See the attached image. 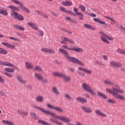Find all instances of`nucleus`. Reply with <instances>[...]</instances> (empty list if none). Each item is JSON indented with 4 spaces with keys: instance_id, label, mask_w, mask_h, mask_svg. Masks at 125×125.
Masks as SVG:
<instances>
[{
    "instance_id": "24",
    "label": "nucleus",
    "mask_w": 125,
    "mask_h": 125,
    "mask_svg": "<svg viewBox=\"0 0 125 125\" xmlns=\"http://www.w3.org/2000/svg\"><path fill=\"white\" fill-rule=\"evenodd\" d=\"M34 77L35 79L38 81H42V80H43V76H42V75L37 73L34 74Z\"/></svg>"
},
{
    "instance_id": "8",
    "label": "nucleus",
    "mask_w": 125,
    "mask_h": 125,
    "mask_svg": "<svg viewBox=\"0 0 125 125\" xmlns=\"http://www.w3.org/2000/svg\"><path fill=\"white\" fill-rule=\"evenodd\" d=\"M16 6L17 10H19L21 8V10H23L27 13H30V10H29V9H28V8H26L25 6H23V4L21 1L18 0L16 1Z\"/></svg>"
},
{
    "instance_id": "38",
    "label": "nucleus",
    "mask_w": 125,
    "mask_h": 125,
    "mask_svg": "<svg viewBox=\"0 0 125 125\" xmlns=\"http://www.w3.org/2000/svg\"><path fill=\"white\" fill-rule=\"evenodd\" d=\"M7 53H8L7 50L0 47V54H7Z\"/></svg>"
},
{
    "instance_id": "58",
    "label": "nucleus",
    "mask_w": 125,
    "mask_h": 125,
    "mask_svg": "<svg viewBox=\"0 0 125 125\" xmlns=\"http://www.w3.org/2000/svg\"><path fill=\"white\" fill-rule=\"evenodd\" d=\"M0 83H4V80H3V79H2V77L0 76Z\"/></svg>"
},
{
    "instance_id": "25",
    "label": "nucleus",
    "mask_w": 125,
    "mask_h": 125,
    "mask_svg": "<svg viewBox=\"0 0 125 125\" xmlns=\"http://www.w3.org/2000/svg\"><path fill=\"white\" fill-rule=\"evenodd\" d=\"M77 101L81 102L82 103H87V100L82 97H78L76 98Z\"/></svg>"
},
{
    "instance_id": "18",
    "label": "nucleus",
    "mask_w": 125,
    "mask_h": 125,
    "mask_svg": "<svg viewBox=\"0 0 125 125\" xmlns=\"http://www.w3.org/2000/svg\"><path fill=\"white\" fill-rule=\"evenodd\" d=\"M95 114L97 116H100V117H102L103 118L107 117V114L101 112V111H100V110L99 109L96 110Z\"/></svg>"
},
{
    "instance_id": "27",
    "label": "nucleus",
    "mask_w": 125,
    "mask_h": 125,
    "mask_svg": "<svg viewBox=\"0 0 125 125\" xmlns=\"http://www.w3.org/2000/svg\"><path fill=\"white\" fill-rule=\"evenodd\" d=\"M17 79L18 81H19V82L21 83H22V84H25V83H27V81L22 79V77L18 76Z\"/></svg>"
},
{
    "instance_id": "10",
    "label": "nucleus",
    "mask_w": 125,
    "mask_h": 125,
    "mask_svg": "<svg viewBox=\"0 0 125 125\" xmlns=\"http://www.w3.org/2000/svg\"><path fill=\"white\" fill-rule=\"evenodd\" d=\"M63 48H65V49H67V50H71L72 51H76V52H83V50L82 48H81L79 47L74 46L73 48H70L68 47L66 45H62Z\"/></svg>"
},
{
    "instance_id": "48",
    "label": "nucleus",
    "mask_w": 125,
    "mask_h": 125,
    "mask_svg": "<svg viewBox=\"0 0 125 125\" xmlns=\"http://www.w3.org/2000/svg\"><path fill=\"white\" fill-rule=\"evenodd\" d=\"M65 98L67 99V100H72V96H71V95H70V94H66L64 95Z\"/></svg>"
},
{
    "instance_id": "33",
    "label": "nucleus",
    "mask_w": 125,
    "mask_h": 125,
    "mask_svg": "<svg viewBox=\"0 0 125 125\" xmlns=\"http://www.w3.org/2000/svg\"><path fill=\"white\" fill-rule=\"evenodd\" d=\"M0 14H2V15H4V16H6L8 15V13H7V9L5 10H0Z\"/></svg>"
},
{
    "instance_id": "34",
    "label": "nucleus",
    "mask_w": 125,
    "mask_h": 125,
    "mask_svg": "<svg viewBox=\"0 0 125 125\" xmlns=\"http://www.w3.org/2000/svg\"><path fill=\"white\" fill-rule=\"evenodd\" d=\"M34 71H38V72H43V70L42 69V67L40 66H36L34 68Z\"/></svg>"
},
{
    "instance_id": "12",
    "label": "nucleus",
    "mask_w": 125,
    "mask_h": 125,
    "mask_svg": "<svg viewBox=\"0 0 125 125\" xmlns=\"http://www.w3.org/2000/svg\"><path fill=\"white\" fill-rule=\"evenodd\" d=\"M59 117H62V118H63V119H58V120H60V121H62V122H64V123H67V125H76L75 124H73V123L70 122H71V120L70 119L65 117V116H62L60 115H58Z\"/></svg>"
},
{
    "instance_id": "13",
    "label": "nucleus",
    "mask_w": 125,
    "mask_h": 125,
    "mask_svg": "<svg viewBox=\"0 0 125 125\" xmlns=\"http://www.w3.org/2000/svg\"><path fill=\"white\" fill-rule=\"evenodd\" d=\"M41 51H42L43 52H46V53H50L51 54H54V53H55V50L47 48H42Z\"/></svg>"
},
{
    "instance_id": "36",
    "label": "nucleus",
    "mask_w": 125,
    "mask_h": 125,
    "mask_svg": "<svg viewBox=\"0 0 125 125\" xmlns=\"http://www.w3.org/2000/svg\"><path fill=\"white\" fill-rule=\"evenodd\" d=\"M36 101L37 102H42L43 101V97L38 96L36 97Z\"/></svg>"
},
{
    "instance_id": "31",
    "label": "nucleus",
    "mask_w": 125,
    "mask_h": 125,
    "mask_svg": "<svg viewBox=\"0 0 125 125\" xmlns=\"http://www.w3.org/2000/svg\"><path fill=\"white\" fill-rule=\"evenodd\" d=\"M52 90L55 94H56L57 95H60V92L58 91V88H57V87H53L52 88Z\"/></svg>"
},
{
    "instance_id": "60",
    "label": "nucleus",
    "mask_w": 125,
    "mask_h": 125,
    "mask_svg": "<svg viewBox=\"0 0 125 125\" xmlns=\"http://www.w3.org/2000/svg\"><path fill=\"white\" fill-rule=\"evenodd\" d=\"M0 95H1L2 96H4V95H5V93L4 92L0 91Z\"/></svg>"
},
{
    "instance_id": "53",
    "label": "nucleus",
    "mask_w": 125,
    "mask_h": 125,
    "mask_svg": "<svg viewBox=\"0 0 125 125\" xmlns=\"http://www.w3.org/2000/svg\"><path fill=\"white\" fill-rule=\"evenodd\" d=\"M41 16H42V17H43V18H48V16L45 14H41Z\"/></svg>"
},
{
    "instance_id": "54",
    "label": "nucleus",
    "mask_w": 125,
    "mask_h": 125,
    "mask_svg": "<svg viewBox=\"0 0 125 125\" xmlns=\"http://www.w3.org/2000/svg\"><path fill=\"white\" fill-rule=\"evenodd\" d=\"M51 14L54 17H57L58 16V14H57L56 13H55L54 11L51 12Z\"/></svg>"
},
{
    "instance_id": "17",
    "label": "nucleus",
    "mask_w": 125,
    "mask_h": 125,
    "mask_svg": "<svg viewBox=\"0 0 125 125\" xmlns=\"http://www.w3.org/2000/svg\"><path fill=\"white\" fill-rule=\"evenodd\" d=\"M27 25H28L29 27H31V28L34 29V30H36V31H38V30H39V26L37 25V23H34L32 22H29L27 23Z\"/></svg>"
},
{
    "instance_id": "6",
    "label": "nucleus",
    "mask_w": 125,
    "mask_h": 125,
    "mask_svg": "<svg viewBox=\"0 0 125 125\" xmlns=\"http://www.w3.org/2000/svg\"><path fill=\"white\" fill-rule=\"evenodd\" d=\"M1 65H2L3 66H7L8 67H11V68H6L4 69V71L8 72V73H13V72H14V68L15 66L12 63H10V62H3L1 63Z\"/></svg>"
},
{
    "instance_id": "59",
    "label": "nucleus",
    "mask_w": 125,
    "mask_h": 125,
    "mask_svg": "<svg viewBox=\"0 0 125 125\" xmlns=\"http://www.w3.org/2000/svg\"><path fill=\"white\" fill-rule=\"evenodd\" d=\"M41 81H42V83H48V80H47V79H44L43 78L42 80H41Z\"/></svg>"
},
{
    "instance_id": "22",
    "label": "nucleus",
    "mask_w": 125,
    "mask_h": 125,
    "mask_svg": "<svg viewBox=\"0 0 125 125\" xmlns=\"http://www.w3.org/2000/svg\"><path fill=\"white\" fill-rule=\"evenodd\" d=\"M25 65L27 69H28V70H32V69H34V65L30 62H25Z\"/></svg>"
},
{
    "instance_id": "15",
    "label": "nucleus",
    "mask_w": 125,
    "mask_h": 125,
    "mask_svg": "<svg viewBox=\"0 0 125 125\" xmlns=\"http://www.w3.org/2000/svg\"><path fill=\"white\" fill-rule=\"evenodd\" d=\"M1 44L4 45V46H5L7 48H9L10 49H13V48H15V45H14V44L8 43V42H2Z\"/></svg>"
},
{
    "instance_id": "7",
    "label": "nucleus",
    "mask_w": 125,
    "mask_h": 125,
    "mask_svg": "<svg viewBox=\"0 0 125 125\" xmlns=\"http://www.w3.org/2000/svg\"><path fill=\"white\" fill-rule=\"evenodd\" d=\"M82 86L85 91H87L89 93L92 94V95H94V96L96 95V92H94V91H93L91 88V87H90V86H89L87 83H83Z\"/></svg>"
},
{
    "instance_id": "20",
    "label": "nucleus",
    "mask_w": 125,
    "mask_h": 125,
    "mask_svg": "<svg viewBox=\"0 0 125 125\" xmlns=\"http://www.w3.org/2000/svg\"><path fill=\"white\" fill-rule=\"evenodd\" d=\"M109 65L111 67H121L122 64L121 63L118 62H117L110 61L109 62Z\"/></svg>"
},
{
    "instance_id": "63",
    "label": "nucleus",
    "mask_w": 125,
    "mask_h": 125,
    "mask_svg": "<svg viewBox=\"0 0 125 125\" xmlns=\"http://www.w3.org/2000/svg\"><path fill=\"white\" fill-rule=\"evenodd\" d=\"M65 19L66 20H68V21H71V17H65Z\"/></svg>"
},
{
    "instance_id": "52",
    "label": "nucleus",
    "mask_w": 125,
    "mask_h": 125,
    "mask_svg": "<svg viewBox=\"0 0 125 125\" xmlns=\"http://www.w3.org/2000/svg\"><path fill=\"white\" fill-rule=\"evenodd\" d=\"M87 14H88V15L91 16V17H96V15L95 14H91L88 13V12H87Z\"/></svg>"
},
{
    "instance_id": "2",
    "label": "nucleus",
    "mask_w": 125,
    "mask_h": 125,
    "mask_svg": "<svg viewBox=\"0 0 125 125\" xmlns=\"http://www.w3.org/2000/svg\"><path fill=\"white\" fill-rule=\"evenodd\" d=\"M59 51L61 52V53H63L64 54L65 58L70 61V62H72L73 63H75V64H78L80 66H82L83 67L84 66V63L82 61L78 60V59L76 58H73L70 56H69V53L67 50L63 49V48H59Z\"/></svg>"
},
{
    "instance_id": "14",
    "label": "nucleus",
    "mask_w": 125,
    "mask_h": 125,
    "mask_svg": "<svg viewBox=\"0 0 125 125\" xmlns=\"http://www.w3.org/2000/svg\"><path fill=\"white\" fill-rule=\"evenodd\" d=\"M81 108L82 110H83L85 113H87V114H91V113H92V109H91V108L90 107L82 106Z\"/></svg>"
},
{
    "instance_id": "55",
    "label": "nucleus",
    "mask_w": 125,
    "mask_h": 125,
    "mask_svg": "<svg viewBox=\"0 0 125 125\" xmlns=\"http://www.w3.org/2000/svg\"><path fill=\"white\" fill-rule=\"evenodd\" d=\"M47 106L50 109H53L54 110L55 109V106H53L51 105V104H47Z\"/></svg>"
},
{
    "instance_id": "42",
    "label": "nucleus",
    "mask_w": 125,
    "mask_h": 125,
    "mask_svg": "<svg viewBox=\"0 0 125 125\" xmlns=\"http://www.w3.org/2000/svg\"><path fill=\"white\" fill-rule=\"evenodd\" d=\"M51 122H52L53 123H54L55 124H56V125H63V124L62 122L59 121H55L52 119H50Z\"/></svg>"
},
{
    "instance_id": "45",
    "label": "nucleus",
    "mask_w": 125,
    "mask_h": 125,
    "mask_svg": "<svg viewBox=\"0 0 125 125\" xmlns=\"http://www.w3.org/2000/svg\"><path fill=\"white\" fill-rule=\"evenodd\" d=\"M73 10L75 12V13H77V15H79V16H83V13L78 12V8H74Z\"/></svg>"
},
{
    "instance_id": "28",
    "label": "nucleus",
    "mask_w": 125,
    "mask_h": 125,
    "mask_svg": "<svg viewBox=\"0 0 125 125\" xmlns=\"http://www.w3.org/2000/svg\"><path fill=\"white\" fill-rule=\"evenodd\" d=\"M95 64H97V65H99V66H101L102 67H105L106 66V64L104 63H103L102 62L96 60L95 61Z\"/></svg>"
},
{
    "instance_id": "21",
    "label": "nucleus",
    "mask_w": 125,
    "mask_h": 125,
    "mask_svg": "<svg viewBox=\"0 0 125 125\" xmlns=\"http://www.w3.org/2000/svg\"><path fill=\"white\" fill-rule=\"evenodd\" d=\"M62 5H63V6H71V5H73V2H72V1L71 0H66L65 1H62Z\"/></svg>"
},
{
    "instance_id": "57",
    "label": "nucleus",
    "mask_w": 125,
    "mask_h": 125,
    "mask_svg": "<svg viewBox=\"0 0 125 125\" xmlns=\"http://www.w3.org/2000/svg\"><path fill=\"white\" fill-rule=\"evenodd\" d=\"M120 29L122 30L123 33H125V28L123 26H120Z\"/></svg>"
},
{
    "instance_id": "32",
    "label": "nucleus",
    "mask_w": 125,
    "mask_h": 125,
    "mask_svg": "<svg viewBox=\"0 0 125 125\" xmlns=\"http://www.w3.org/2000/svg\"><path fill=\"white\" fill-rule=\"evenodd\" d=\"M104 84H109V85H114V82L110 80H105L104 81Z\"/></svg>"
},
{
    "instance_id": "30",
    "label": "nucleus",
    "mask_w": 125,
    "mask_h": 125,
    "mask_svg": "<svg viewBox=\"0 0 125 125\" xmlns=\"http://www.w3.org/2000/svg\"><path fill=\"white\" fill-rule=\"evenodd\" d=\"M16 18L20 21H23L24 20V17L17 13H16Z\"/></svg>"
},
{
    "instance_id": "19",
    "label": "nucleus",
    "mask_w": 125,
    "mask_h": 125,
    "mask_svg": "<svg viewBox=\"0 0 125 125\" xmlns=\"http://www.w3.org/2000/svg\"><path fill=\"white\" fill-rule=\"evenodd\" d=\"M62 78L63 79V80L64 82H65V83H70V82H71V80H72L71 76L66 75V74H65L64 73Z\"/></svg>"
},
{
    "instance_id": "44",
    "label": "nucleus",
    "mask_w": 125,
    "mask_h": 125,
    "mask_svg": "<svg viewBox=\"0 0 125 125\" xmlns=\"http://www.w3.org/2000/svg\"><path fill=\"white\" fill-rule=\"evenodd\" d=\"M106 102H107V103H109L110 104H116V101L111 99L107 100Z\"/></svg>"
},
{
    "instance_id": "1",
    "label": "nucleus",
    "mask_w": 125,
    "mask_h": 125,
    "mask_svg": "<svg viewBox=\"0 0 125 125\" xmlns=\"http://www.w3.org/2000/svg\"><path fill=\"white\" fill-rule=\"evenodd\" d=\"M112 90L109 88H106V91L108 93H111L112 96L116 98V99H119L122 101H125V96L122 95L121 94H125V90L122 89H118L117 88H115L114 87H112ZM118 93H120V94H118Z\"/></svg>"
},
{
    "instance_id": "26",
    "label": "nucleus",
    "mask_w": 125,
    "mask_h": 125,
    "mask_svg": "<svg viewBox=\"0 0 125 125\" xmlns=\"http://www.w3.org/2000/svg\"><path fill=\"white\" fill-rule=\"evenodd\" d=\"M64 73H62L61 72L55 71L53 73V76H55V77H58L59 78H62L63 77V75Z\"/></svg>"
},
{
    "instance_id": "46",
    "label": "nucleus",
    "mask_w": 125,
    "mask_h": 125,
    "mask_svg": "<svg viewBox=\"0 0 125 125\" xmlns=\"http://www.w3.org/2000/svg\"><path fill=\"white\" fill-rule=\"evenodd\" d=\"M30 116H31L32 118L33 119V120H37V114L36 113L31 112L30 113Z\"/></svg>"
},
{
    "instance_id": "39",
    "label": "nucleus",
    "mask_w": 125,
    "mask_h": 125,
    "mask_svg": "<svg viewBox=\"0 0 125 125\" xmlns=\"http://www.w3.org/2000/svg\"><path fill=\"white\" fill-rule=\"evenodd\" d=\"M84 27L86 28V29H90V30H95V28H94L93 27L90 26V25L88 24H83Z\"/></svg>"
},
{
    "instance_id": "3",
    "label": "nucleus",
    "mask_w": 125,
    "mask_h": 125,
    "mask_svg": "<svg viewBox=\"0 0 125 125\" xmlns=\"http://www.w3.org/2000/svg\"><path fill=\"white\" fill-rule=\"evenodd\" d=\"M33 108L34 109H38V110H40L41 111V112H42L44 114H46L47 115H50V116H51V117H54L55 119H59L60 120H63L64 118L60 117L56 114H55L54 112L50 111V110H47L44 109V108L41 107H39L37 105H33Z\"/></svg>"
},
{
    "instance_id": "37",
    "label": "nucleus",
    "mask_w": 125,
    "mask_h": 125,
    "mask_svg": "<svg viewBox=\"0 0 125 125\" xmlns=\"http://www.w3.org/2000/svg\"><path fill=\"white\" fill-rule=\"evenodd\" d=\"M57 112H59L60 113H63L64 110L61 107L55 106V109Z\"/></svg>"
},
{
    "instance_id": "4",
    "label": "nucleus",
    "mask_w": 125,
    "mask_h": 125,
    "mask_svg": "<svg viewBox=\"0 0 125 125\" xmlns=\"http://www.w3.org/2000/svg\"><path fill=\"white\" fill-rule=\"evenodd\" d=\"M99 33L101 35V40L104 42V43H107L109 44L110 42L109 41H114V38L112 37L109 36L103 31H99ZM109 40V41H108Z\"/></svg>"
},
{
    "instance_id": "62",
    "label": "nucleus",
    "mask_w": 125,
    "mask_h": 125,
    "mask_svg": "<svg viewBox=\"0 0 125 125\" xmlns=\"http://www.w3.org/2000/svg\"><path fill=\"white\" fill-rule=\"evenodd\" d=\"M65 33H67V34H70V35H72V32L69 31L68 30H65Z\"/></svg>"
},
{
    "instance_id": "40",
    "label": "nucleus",
    "mask_w": 125,
    "mask_h": 125,
    "mask_svg": "<svg viewBox=\"0 0 125 125\" xmlns=\"http://www.w3.org/2000/svg\"><path fill=\"white\" fill-rule=\"evenodd\" d=\"M97 93L99 96H101V97H102L104 99H107V96L105 95V94L101 93V92L98 91Z\"/></svg>"
},
{
    "instance_id": "9",
    "label": "nucleus",
    "mask_w": 125,
    "mask_h": 125,
    "mask_svg": "<svg viewBox=\"0 0 125 125\" xmlns=\"http://www.w3.org/2000/svg\"><path fill=\"white\" fill-rule=\"evenodd\" d=\"M62 41L61 42V43L62 44H66L67 45V42L70 43V44H75L76 42L72 39H69L67 37H61Z\"/></svg>"
},
{
    "instance_id": "56",
    "label": "nucleus",
    "mask_w": 125,
    "mask_h": 125,
    "mask_svg": "<svg viewBox=\"0 0 125 125\" xmlns=\"http://www.w3.org/2000/svg\"><path fill=\"white\" fill-rule=\"evenodd\" d=\"M103 58L104 60H105V61H107V60H108V59H109L108 57L105 55H103Z\"/></svg>"
},
{
    "instance_id": "64",
    "label": "nucleus",
    "mask_w": 125,
    "mask_h": 125,
    "mask_svg": "<svg viewBox=\"0 0 125 125\" xmlns=\"http://www.w3.org/2000/svg\"><path fill=\"white\" fill-rule=\"evenodd\" d=\"M84 96L86 97V98H89V95L88 94H84Z\"/></svg>"
},
{
    "instance_id": "51",
    "label": "nucleus",
    "mask_w": 125,
    "mask_h": 125,
    "mask_svg": "<svg viewBox=\"0 0 125 125\" xmlns=\"http://www.w3.org/2000/svg\"><path fill=\"white\" fill-rule=\"evenodd\" d=\"M117 51L118 53H120V54H124V53L125 52V50L121 48L117 49Z\"/></svg>"
},
{
    "instance_id": "23",
    "label": "nucleus",
    "mask_w": 125,
    "mask_h": 125,
    "mask_svg": "<svg viewBox=\"0 0 125 125\" xmlns=\"http://www.w3.org/2000/svg\"><path fill=\"white\" fill-rule=\"evenodd\" d=\"M61 11H62V12L69 13V14H73V15H75V14L74 13L70 11L67 10L66 8H65L64 7H60L59 8Z\"/></svg>"
},
{
    "instance_id": "35",
    "label": "nucleus",
    "mask_w": 125,
    "mask_h": 125,
    "mask_svg": "<svg viewBox=\"0 0 125 125\" xmlns=\"http://www.w3.org/2000/svg\"><path fill=\"white\" fill-rule=\"evenodd\" d=\"M2 123L7 125H14V123H13V122L7 120H3L2 121Z\"/></svg>"
},
{
    "instance_id": "49",
    "label": "nucleus",
    "mask_w": 125,
    "mask_h": 125,
    "mask_svg": "<svg viewBox=\"0 0 125 125\" xmlns=\"http://www.w3.org/2000/svg\"><path fill=\"white\" fill-rule=\"evenodd\" d=\"M38 35L39 37L43 36V31H42L41 30H38Z\"/></svg>"
},
{
    "instance_id": "5",
    "label": "nucleus",
    "mask_w": 125,
    "mask_h": 125,
    "mask_svg": "<svg viewBox=\"0 0 125 125\" xmlns=\"http://www.w3.org/2000/svg\"><path fill=\"white\" fill-rule=\"evenodd\" d=\"M81 71H83V72H84L86 74H88V75H91V74H92V71L91 70L85 68L84 67H78V70L77 71V73L78 75H79V76L81 77V78H83V77L85 76V74L84 72H81Z\"/></svg>"
},
{
    "instance_id": "47",
    "label": "nucleus",
    "mask_w": 125,
    "mask_h": 125,
    "mask_svg": "<svg viewBox=\"0 0 125 125\" xmlns=\"http://www.w3.org/2000/svg\"><path fill=\"white\" fill-rule=\"evenodd\" d=\"M16 29L20 30V31H25V28L20 25H16Z\"/></svg>"
},
{
    "instance_id": "29",
    "label": "nucleus",
    "mask_w": 125,
    "mask_h": 125,
    "mask_svg": "<svg viewBox=\"0 0 125 125\" xmlns=\"http://www.w3.org/2000/svg\"><path fill=\"white\" fill-rule=\"evenodd\" d=\"M18 113L21 115V116H28V115H29V113L28 112L22 110H18Z\"/></svg>"
},
{
    "instance_id": "61",
    "label": "nucleus",
    "mask_w": 125,
    "mask_h": 125,
    "mask_svg": "<svg viewBox=\"0 0 125 125\" xmlns=\"http://www.w3.org/2000/svg\"><path fill=\"white\" fill-rule=\"evenodd\" d=\"M69 71H70V72H72V73H74V72H75V69L74 68H69Z\"/></svg>"
},
{
    "instance_id": "11",
    "label": "nucleus",
    "mask_w": 125,
    "mask_h": 125,
    "mask_svg": "<svg viewBox=\"0 0 125 125\" xmlns=\"http://www.w3.org/2000/svg\"><path fill=\"white\" fill-rule=\"evenodd\" d=\"M8 8L11 10V16L13 18L16 19V7L13 5H9Z\"/></svg>"
},
{
    "instance_id": "43",
    "label": "nucleus",
    "mask_w": 125,
    "mask_h": 125,
    "mask_svg": "<svg viewBox=\"0 0 125 125\" xmlns=\"http://www.w3.org/2000/svg\"><path fill=\"white\" fill-rule=\"evenodd\" d=\"M105 18H106V19H108V20H110V21L112 22V23L114 24L117 23V21H116L114 20V19H113V18H111L110 17L106 16Z\"/></svg>"
},
{
    "instance_id": "50",
    "label": "nucleus",
    "mask_w": 125,
    "mask_h": 125,
    "mask_svg": "<svg viewBox=\"0 0 125 125\" xmlns=\"http://www.w3.org/2000/svg\"><path fill=\"white\" fill-rule=\"evenodd\" d=\"M79 8H80L82 11H85V7H84V6L82 4L79 5Z\"/></svg>"
},
{
    "instance_id": "41",
    "label": "nucleus",
    "mask_w": 125,
    "mask_h": 125,
    "mask_svg": "<svg viewBox=\"0 0 125 125\" xmlns=\"http://www.w3.org/2000/svg\"><path fill=\"white\" fill-rule=\"evenodd\" d=\"M38 122L39 124H41V125H52L50 123H48L46 122V121H44L43 120H39L38 121Z\"/></svg>"
},
{
    "instance_id": "16",
    "label": "nucleus",
    "mask_w": 125,
    "mask_h": 125,
    "mask_svg": "<svg viewBox=\"0 0 125 125\" xmlns=\"http://www.w3.org/2000/svg\"><path fill=\"white\" fill-rule=\"evenodd\" d=\"M93 20L97 23H99L100 24H102V25H104L105 27H109V25L106 23V22L101 21L98 18H94Z\"/></svg>"
}]
</instances>
